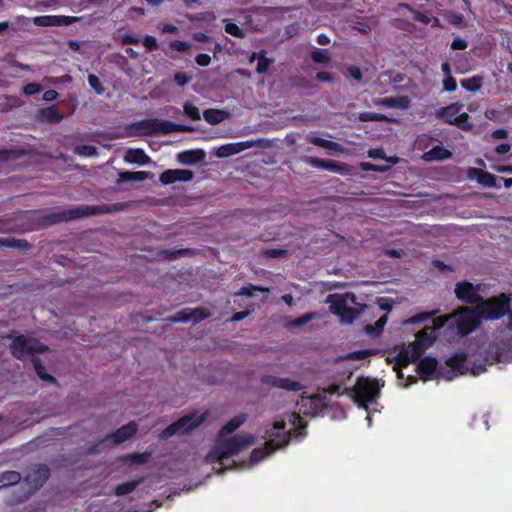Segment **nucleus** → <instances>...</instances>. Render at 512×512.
<instances>
[{"label": "nucleus", "instance_id": "nucleus-1", "mask_svg": "<svg viewBox=\"0 0 512 512\" xmlns=\"http://www.w3.org/2000/svg\"><path fill=\"white\" fill-rule=\"evenodd\" d=\"M255 437L253 435H234L228 438H221L214 447L209 451L206 456V460L209 463H216L220 465L219 470L224 471L225 460H228L232 456L239 454L241 451L255 443Z\"/></svg>", "mask_w": 512, "mask_h": 512}, {"label": "nucleus", "instance_id": "nucleus-2", "mask_svg": "<svg viewBox=\"0 0 512 512\" xmlns=\"http://www.w3.org/2000/svg\"><path fill=\"white\" fill-rule=\"evenodd\" d=\"M130 134L135 136H154V135H167L174 132H193L194 129L191 126L184 124H177L169 120L161 119H144L133 123L130 126Z\"/></svg>", "mask_w": 512, "mask_h": 512}, {"label": "nucleus", "instance_id": "nucleus-3", "mask_svg": "<svg viewBox=\"0 0 512 512\" xmlns=\"http://www.w3.org/2000/svg\"><path fill=\"white\" fill-rule=\"evenodd\" d=\"M266 442L263 448L253 449L250 461L257 463L276 450L286 446L290 440V433L286 431V424L283 421L275 422L270 429L265 431Z\"/></svg>", "mask_w": 512, "mask_h": 512}, {"label": "nucleus", "instance_id": "nucleus-4", "mask_svg": "<svg viewBox=\"0 0 512 512\" xmlns=\"http://www.w3.org/2000/svg\"><path fill=\"white\" fill-rule=\"evenodd\" d=\"M109 212H111V209L108 205H81L75 209L61 210L58 212L42 215L38 221L41 226L47 227L61 222H67L82 217L100 215Z\"/></svg>", "mask_w": 512, "mask_h": 512}, {"label": "nucleus", "instance_id": "nucleus-5", "mask_svg": "<svg viewBox=\"0 0 512 512\" xmlns=\"http://www.w3.org/2000/svg\"><path fill=\"white\" fill-rule=\"evenodd\" d=\"M4 338L11 339L10 354L17 360H23L26 355H30L31 358L37 357V355L49 351V347L35 337H27L22 334L14 336L13 333H10Z\"/></svg>", "mask_w": 512, "mask_h": 512}, {"label": "nucleus", "instance_id": "nucleus-6", "mask_svg": "<svg viewBox=\"0 0 512 512\" xmlns=\"http://www.w3.org/2000/svg\"><path fill=\"white\" fill-rule=\"evenodd\" d=\"M482 319L497 320L507 315L511 310V299L509 295L501 293L498 296L488 298L477 306Z\"/></svg>", "mask_w": 512, "mask_h": 512}, {"label": "nucleus", "instance_id": "nucleus-7", "mask_svg": "<svg viewBox=\"0 0 512 512\" xmlns=\"http://www.w3.org/2000/svg\"><path fill=\"white\" fill-rule=\"evenodd\" d=\"M455 325L459 334L465 336L473 332L481 323V314L477 307H462L454 315Z\"/></svg>", "mask_w": 512, "mask_h": 512}, {"label": "nucleus", "instance_id": "nucleus-8", "mask_svg": "<svg viewBox=\"0 0 512 512\" xmlns=\"http://www.w3.org/2000/svg\"><path fill=\"white\" fill-rule=\"evenodd\" d=\"M354 400L359 407L368 409L367 404L375 401L380 394L378 382L368 377H359L353 387Z\"/></svg>", "mask_w": 512, "mask_h": 512}, {"label": "nucleus", "instance_id": "nucleus-9", "mask_svg": "<svg viewBox=\"0 0 512 512\" xmlns=\"http://www.w3.org/2000/svg\"><path fill=\"white\" fill-rule=\"evenodd\" d=\"M206 419V413L201 414L198 417H195L194 414H188L182 416L177 421L168 425L165 429H163L159 435V438L162 440H166L172 437L175 434H185L193 430L194 428L201 425Z\"/></svg>", "mask_w": 512, "mask_h": 512}, {"label": "nucleus", "instance_id": "nucleus-10", "mask_svg": "<svg viewBox=\"0 0 512 512\" xmlns=\"http://www.w3.org/2000/svg\"><path fill=\"white\" fill-rule=\"evenodd\" d=\"M211 316L209 309L205 307L184 308L168 317L172 323H187L189 321L200 322Z\"/></svg>", "mask_w": 512, "mask_h": 512}, {"label": "nucleus", "instance_id": "nucleus-11", "mask_svg": "<svg viewBox=\"0 0 512 512\" xmlns=\"http://www.w3.org/2000/svg\"><path fill=\"white\" fill-rule=\"evenodd\" d=\"M479 285H474L471 282L463 281L456 284L455 294L456 297L462 302L468 304H478L482 301V296L478 293Z\"/></svg>", "mask_w": 512, "mask_h": 512}, {"label": "nucleus", "instance_id": "nucleus-12", "mask_svg": "<svg viewBox=\"0 0 512 512\" xmlns=\"http://www.w3.org/2000/svg\"><path fill=\"white\" fill-rule=\"evenodd\" d=\"M261 383L273 388L292 392H299L304 389V385L298 381L274 375H263L261 377Z\"/></svg>", "mask_w": 512, "mask_h": 512}, {"label": "nucleus", "instance_id": "nucleus-13", "mask_svg": "<svg viewBox=\"0 0 512 512\" xmlns=\"http://www.w3.org/2000/svg\"><path fill=\"white\" fill-rule=\"evenodd\" d=\"M50 469L45 464L35 465L25 476V482L34 490L40 489L49 479Z\"/></svg>", "mask_w": 512, "mask_h": 512}, {"label": "nucleus", "instance_id": "nucleus-14", "mask_svg": "<svg viewBox=\"0 0 512 512\" xmlns=\"http://www.w3.org/2000/svg\"><path fill=\"white\" fill-rule=\"evenodd\" d=\"M327 303H330V312L334 315L340 316L343 314L348 303H356V296L351 292L345 294H330L326 299Z\"/></svg>", "mask_w": 512, "mask_h": 512}, {"label": "nucleus", "instance_id": "nucleus-15", "mask_svg": "<svg viewBox=\"0 0 512 512\" xmlns=\"http://www.w3.org/2000/svg\"><path fill=\"white\" fill-rule=\"evenodd\" d=\"M193 177V171L188 169H168L161 173L159 180L163 185H170L178 181L189 182Z\"/></svg>", "mask_w": 512, "mask_h": 512}, {"label": "nucleus", "instance_id": "nucleus-16", "mask_svg": "<svg viewBox=\"0 0 512 512\" xmlns=\"http://www.w3.org/2000/svg\"><path fill=\"white\" fill-rule=\"evenodd\" d=\"M438 361L433 357H424L417 364V372L424 381L439 377L441 372L437 370Z\"/></svg>", "mask_w": 512, "mask_h": 512}, {"label": "nucleus", "instance_id": "nucleus-17", "mask_svg": "<svg viewBox=\"0 0 512 512\" xmlns=\"http://www.w3.org/2000/svg\"><path fill=\"white\" fill-rule=\"evenodd\" d=\"M137 430V424L134 421H131L128 424L121 426L116 431L107 434L106 439H109L110 443L113 445H118L132 438L137 433Z\"/></svg>", "mask_w": 512, "mask_h": 512}, {"label": "nucleus", "instance_id": "nucleus-18", "mask_svg": "<svg viewBox=\"0 0 512 512\" xmlns=\"http://www.w3.org/2000/svg\"><path fill=\"white\" fill-rule=\"evenodd\" d=\"M467 177L470 180H476L479 184L487 188L497 187L496 177L483 169L470 167L467 169Z\"/></svg>", "mask_w": 512, "mask_h": 512}, {"label": "nucleus", "instance_id": "nucleus-19", "mask_svg": "<svg viewBox=\"0 0 512 512\" xmlns=\"http://www.w3.org/2000/svg\"><path fill=\"white\" fill-rule=\"evenodd\" d=\"M34 25L39 27H53L69 25L73 22V17L70 16H57V15H43L36 16L32 19Z\"/></svg>", "mask_w": 512, "mask_h": 512}, {"label": "nucleus", "instance_id": "nucleus-20", "mask_svg": "<svg viewBox=\"0 0 512 512\" xmlns=\"http://www.w3.org/2000/svg\"><path fill=\"white\" fill-rule=\"evenodd\" d=\"M463 104L460 102L451 103L445 107H441L436 110L435 116L442 120L444 123L453 125V118H456L457 114L462 110Z\"/></svg>", "mask_w": 512, "mask_h": 512}, {"label": "nucleus", "instance_id": "nucleus-21", "mask_svg": "<svg viewBox=\"0 0 512 512\" xmlns=\"http://www.w3.org/2000/svg\"><path fill=\"white\" fill-rule=\"evenodd\" d=\"M432 321L433 326L425 327L416 334V339H421L429 346H431L436 340L435 330L441 328L446 322V319L438 317L437 319H432Z\"/></svg>", "mask_w": 512, "mask_h": 512}, {"label": "nucleus", "instance_id": "nucleus-22", "mask_svg": "<svg viewBox=\"0 0 512 512\" xmlns=\"http://www.w3.org/2000/svg\"><path fill=\"white\" fill-rule=\"evenodd\" d=\"M250 147H252V142L250 141L224 144L217 149L216 156L219 158H226L238 154Z\"/></svg>", "mask_w": 512, "mask_h": 512}, {"label": "nucleus", "instance_id": "nucleus-23", "mask_svg": "<svg viewBox=\"0 0 512 512\" xmlns=\"http://www.w3.org/2000/svg\"><path fill=\"white\" fill-rule=\"evenodd\" d=\"M206 153L202 149L185 150L177 154V160L184 165H194L204 161Z\"/></svg>", "mask_w": 512, "mask_h": 512}, {"label": "nucleus", "instance_id": "nucleus-24", "mask_svg": "<svg viewBox=\"0 0 512 512\" xmlns=\"http://www.w3.org/2000/svg\"><path fill=\"white\" fill-rule=\"evenodd\" d=\"M37 118L42 122L58 124L63 120V115L57 110L55 105L40 108L37 112Z\"/></svg>", "mask_w": 512, "mask_h": 512}, {"label": "nucleus", "instance_id": "nucleus-25", "mask_svg": "<svg viewBox=\"0 0 512 512\" xmlns=\"http://www.w3.org/2000/svg\"><path fill=\"white\" fill-rule=\"evenodd\" d=\"M452 157V152L442 145H436L429 151H426L422 158L426 162L443 161Z\"/></svg>", "mask_w": 512, "mask_h": 512}, {"label": "nucleus", "instance_id": "nucleus-26", "mask_svg": "<svg viewBox=\"0 0 512 512\" xmlns=\"http://www.w3.org/2000/svg\"><path fill=\"white\" fill-rule=\"evenodd\" d=\"M150 160V157L140 148L128 149L124 156V161L130 164L146 165Z\"/></svg>", "mask_w": 512, "mask_h": 512}, {"label": "nucleus", "instance_id": "nucleus-27", "mask_svg": "<svg viewBox=\"0 0 512 512\" xmlns=\"http://www.w3.org/2000/svg\"><path fill=\"white\" fill-rule=\"evenodd\" d=\"M229 116V112L215 108H208L203 112V117L205 121L210 125H217L223 122L224 120L228 119Z\"/></svg>", "mask_w": 512, "mask_h": 512}, {"label": "nucleus", "instance_id": "nucleus-28", "mask_svg": "<svg viewBox=\"0 0 512 512\" xmlns=\"http://www.w3.org/2000/svg\"><path fill=\"white\" fill-rule=\"evenodd\" d=\"M306 162L316 168H323L331 171L342 170V164L333 160L321 159L317 157H307Z\"/></svg>", "mask_w": 512, "mask_h": 512}, {"label": "nucleus", "instance_id": "nucleus-29", "mask_svg": "<svg viewBox=\"0 0 512 512\" xmlns=\"http://www.w3.org/2000/svg\"><path fill=\"white\" fill-rule=\"evenodd\" d=\"M467 360V355L465 353H457L453 356L449 357L445 364L447 367L451 368L453 372H457L459 374H464L466 371L465 363Z\"/></svg>", "mask_w": 512, "mask_h": 512}, {"label": "nucleus", "instance_id": "nucleus-30", "mask_svg": "<svg viewBox=\"0 0 512 512\" xmlns=\"http://www.w3.org/2000/svg\"><path fill=\"white\" fill-rule=\"evenodd\" d=\"M31 362L33 364L34 371H35L36 375L42 381L50 383V384L58 385L57 379L53 375L46 372V369H45L44 365L42 364L41 359L38 356L31 358Z\"/></svg>", "mask_w": 512, "mask_h": 512}, {"label": "nucleus", "instance_id": "nucleus-31", "mask_svg": "<svg viewBox=\"0 0 512 512\" xmlns=\"http://www.w3.org/2000/svg\"><path fill=\"white\" fill-rule=\"evenodd\" d=\"M144 481V478L140 477L137 479H133L130 481H126L123 483H120L115 486L114 493L116 496H126L132 493L142 482Z\"/></svg>", "mask_w": 512, "mask_h": 512}, {"label": "nucleus", "instance_id": "nucleus-32", "mask_svg": "<svg viewBox=\"0 0 512 512\" xmlns=\"http://www.w3.org/2000/svg\"><path fill=\"white\" fill-rule=\"evenodd\" d=\"M246 421L245 414H239L230 419L219 431V437L223 438L225 435L233 433Z\"/></svg>", "mask_w": 512, "mask_h": 512}, {"label": "nucleus", "instance_id": "nucleus-33", "mask_svg": "<svg viewBox=\"0 0 512 512\" xmlns=\"http://www.w3.org/2000/svg\"><path fill=\"white\" fill-rule=\"evenodd\" d=\"M0 247L15 248L18 250L26 251L31 248L30 243L24 239H16L13 237H1Z\"/></svg>", "mask_w": 512, "mask_h": 512}, {"label": "nucleus", "instance_id": "nucleus-34", "mask_svg": "<svg viewBox=\"0 0 512 512\" xmlns=\"http://www.w3.org/2000/svg\"><path fill=\"white\" fill-rule=\"evenodd\" d=\"M258 59L257 66H256V72L259 74L267 73L270 66L273 64L274 59L268 58L265 56V52L261 53H252L250 57V62H253L255 59Z\"/></svg>", "mask_w": 512, "mask_h": 512}, {"label": "nucleus", "instance_id": "nucleus-35", "mask_svg": "<svg viewBox=\"0 0 512 512\" xmlns=\"http://www.w3.org/2000/svg\"><path fill=\"white\" fill-rule=\"evenodd\" d=\"M21 480V474L17 471H4L0 473V489L16 485Z\"/></svg>", "mask_w": 512, "mask_h": 512}, {"label": "nucleus", "instance_id": "nucleus-36", "mask_svg": "<svg viewBox=\"0 0 512 512\" xmlns=\"http://www.w3.org/2000/svg\"><path fill=\"white\" fill-rule=\"evenodd\" d=\"M461 87L469 92H477L483 85V76L474 75L470 78L460 80Z\"/></svg>", "mask_w": 512, "mask_h": 512}, {"label": "nucleus", "instance_id": "nucleus-37", "mask_svg": "<svg viewBox=\"0 0 512 512\" xmlns=\"http://www.w3.org/2000/svg\"><path fill=\"white\" fill-rule=\"evenodd\" d=\"M306 139H307L308 143H311V144H313L315 146H318L320 148H324V149L331 150V151H338V149H339V144L338 143L326 140V139L321 138V137H317V136H313V135H308Z\"/></svg>", "mask_w": 512, "mask_h": 512}, {"label": "nucleus", "instance_id": "nucleus-38", "mask_svg": "<svg viewBox=\"0 0 512 512\" xmlns=\"http://www.w3.org/2000/svg\"><path fill=\"white\" fill-rule=\"evenodd\" d=\"M152 457V453L149 451H145L142 453H131L127 454L123 457V460L126 462H129L131 465H140V464H146L149 462V460Z\"/></svg>", "mask_w": 512, "mask_h": 512}, {"label": "nucleus", "instance_id": "nucleus-39", "mask_svg": "<svg viewBox=\"0 0 512 512\" xmlns=\"http://www.w3.org/2000/svg\"><path fill=\"white\" fill-rule=\"evenodd\" d=\"M148 172L146 171H121L119 172V178L123 182H141L147 179Z\"/></svg>", "mask_w": 512, "mask_h": 512}, {"label": "nucleus", "instance_id": "nucleus-40", "mask_svg": "<svg viewBox=\"0 0 512 512\" xmlns=\"http://www.w3.org/2000/svg\"><path fill=\"white\" fill-rule=\"evenodd\" d=\"M314 318H316V313L315 312H310V313H306L294 320H291V321H288L286 324H285V328H287L288 330H293V329H296V328H300L302 327L303 325L307 324L308 322H310L311 320H313Z\"/></svg>", "mask_w": 512, "mask_h": 512}, {"label": "nucleus", "instance_id": "nucleus-41", "mask_svg": "<svg viewBox=\"0 0 512 512\" xmlns=\"http://www.w3.org/2000/svg\"><path fill=\"white\" fill-rule=\"evenodd\" d=\"M429 345L425 344L421 339H415L407 348L410 351L412 359L417 361Z\"/></svg>", "mask_w": 512, "mask_h": 512}, {"label": "nucleus", "instance_id": "nucleus-42", "mask_svg": "<svg viewBox=\"0 0 512 512\" xmlns=\"http://www.w3.org/2000/svg\"><path fill=\"white\" fill-rule=\"evenodd\" d=\"M411 362L415 361L412 359L410 351L407 348H403L395 356V367L404 368L407 367Z\"/></svg>", "mask_w": 512, "mask_h": 512}, {"label": "nucleus", "instance_id": "nucleus-43", "mask_svg": "<svg viewBox=\"0 0 512 512\" xmlns=\"http://www.w3.org/2000/svg\"><path fill=\"white\" fill-rule=\"evenodd\" d=\"M453 125L460 128L461 130H464V131H469L472 129L473 127V124L470 122V116L468 113L466 112H463V113H458L456 118H453Z\"/></svg>", "mask_w": 512, "mask_h": 512}, {"label": "nucleus", "instance_id": "nucleus-44", "mask_svg": "<svg viewBox=\"0 0 512 512\" xmlns=\"http://www.w3.org/2000/svg\"><path fill=\"white\" fill-rule=\"evenodd\" d=\"M388 316L387 313L382 315L375 323L374 325H367L366 331L369 334L379 335L383 332V329L387 323Z\"/></svg>", "mask_w": 512, "mask_h": 512}, {"label": "nucleus", "instance_id": "nucleus-45", "mask_svg": "<svg viewBox=\"0 0 512 512\" xmlns=\"http://www.w3.org/2000/svg\"><path fill=\"white\" fill-rule=\"evenodd\" d=\"M401 7L408 9L412 13V18L414 21L428 25L432 20V18L427 13L415 10L408 4H402Z\"/></svg>", "mask_w": 512, "mask_h": 512}, {"label": "nucleus", "instance_id": "nucleus-46", "mask_svg": "<svg viewBox=\"0 0 512 512\" xmlns=\"http://www.w3.org/2000/svg\"><path fill=\"white\" fill-rule=\"evenodd\" d=\"M359 120L362 122H384L389 121L390 119L381 113H375V112H362L359 114Z\"/></svg>", "mask_w": 512, "mask_h": 512}, {"label": "nucleus", "instance_id": "nucleus-47", "mask_svg": "<svg viewBox=\"0 0 512 512\" xmlns=\"http://www.w3.org/2000/svg\"><path fill=\"white\" fill-rule=\"evenodd\" d=\"M75 153L84 157H93L98 155V148L94 145H78L74 149Z\"/></svg>", "mask_w": 512, "mask_h": 512}, {"label": "nucleus", "instance_id": "nucleus-48", "mask_svg": "<svg viewBox=\"0 0 512 512\" xmlns=\"http://www.w3.org/2000/svg\"><path fill=\"white\" fill-rule=\"evenodd\" d=\"M110 442L109 439H106V436L102 438L101 440L92 443L86 448V454L88 455H96L105 450L107 447V443Z\"/></svg>", "mask_w": 512, "mask_h": 512}, {"label": "nucleus", "instance_id": "nucleus-49", "mask_svg": "<svg viewBox=\"0 0 512 512\" xmlns=\"http://www.w3.org/2000/svg\"><path fill=\"white\" fill-rule=\"evenodd\" d=\"M310 56H311V59L313 62L320 63V64L328 63L331 59L330 55L328 54V52L326 50L319 49V48H314L311 51Z\"/></svg>", "mask_w": 512, "mask_h": 512}, {"label": "nucleus", "instance_id": "nucleus-50", "mask_svg": "<svg viewBox=\"0 0 512 512\" xmlns=\"http://www.w3.org/2000/svg\"><path fill=\"white\" fill-rule=\"evenodd\" d=\"M183 109L185 115L190 119L194 121H199L201 119L200 111L193 103L189 101L185 102Z\"/></svg>", "mask_w": 512, "mask_h": 512}, {"label": "nucleus", "instance_id": "nucleus-51", "mask_svg": "<svg viewBox=\"0 0 512 512\" xmlns=\"http://www.w3.org/2000/svg\"><path fill=\"white\" fill-rule=\"evenodd\" d=\"M255 291L265 292V291H268V289L264 288L262 286L248 284L246 286L241 287L240 290L237 293H235V295L236 296L244 295V296L252 297L254 295Z\"/></svg>", "mask_w": 512, "mask_h": 512}, {"label": "nucleus", "instance_id": "nucleus-52", "mask_svg": "<svg viewBox=\"0 0 512 512\" xmlns=\"http://www.w3.org/2000/svg\"><path fill=\"white\" fill-rule=\"evenodd\" d=\"M88 84L95 91L97 95H103L105 92V88L102 85L98 76L94 74H90L88 76Z\"/></svg>", "mask_w": 512, "mask_h": 512}, {"label": "nucleus", "instance_id": "nucleus-53", "mask_svg": "<svg viewBox=\"0 0 512 512\" xmlns=\"http://www.w3.org/2000/svg\"><path fill=\"white\" fill-rule=\"evenodd\" d=\"M375 351L372 349L358 350L348 354V358L351 360H364L371 355H374Z\"/></svg>", "mask_w": 512, "mask_h": 512}, {"label": "nucleus", "instance_id": "nucleus-54", "mask_svg": "<svg viewBox=\"0 0 512 512\" xmlns=\"http://www.w3.org/2000/svg\"><path fill=\"white\" fill-rule=\"evenodd\" d=\"M359 312L356 308L347 306L343 312V314H340V318L347 322L352 323L354 319L358 316Z\"/></svg>", "mask_w": 512, "mask_h": 512}, {"label": "nucleus", "instance_id": "nucleus-55", "mask_svg": "<svg viewBox=\"0 0 512 512\" xmlns=\"http://www.w3.org/2000/svg\"><path fill=\"white\" fill-rule=\"evenodd\" d=\"M262 254L267 258L276 259L285 257L287 255V250L278 248L265 249L262 251Z\"/></svg>", "mask_w": 512, "mask_h": 512}, {"label": "nucleus", "instance_id": "nucleus-56", "mask_svg": "<svg viewBox=\"0 0 512 512\" xmlns=\"http://www.w3.org/2000/svg\"><path fill=\"white\" fill-rule=\"evenodd\" d=\"M435 314V312H424L417 315L412 316L409 318V323L411 324H421L428 320L432 319V316Z\"/></svg>", "mask_w": 512, "mask_h": 512}, {"label": "nucleus", "instance_id": "nucleus-57", "mask_svg": "<svg viewBox=\"0 0 512 512\" xmlns=\"http://www.w3.org/2000/svg\"><path fill=\"white\" fill-rule=\"evenodd\" d=\"M310 403H311V406L317 411V410H322L324 409L327 404H326V401H325V396H322V395H313L312 397H310Z\"/></svg>", "mask_w": 512, "mask_h": 512}, {"label": "nucleus", "instance_id": "nucleus-58", "mask_svg": "<svg viewBox=\"0 0 512 512\" xmlns=\"http://www.w3.org/2000/svg\"><path fill=\"white\" fill-rule=\"evenodd\" d=\"M170 48L178 52H186L191 48V44L186 41L173 40L170 42Z\"/></svg>", "mask_w": 512, "mask_h": 512}, {"label": "nucleus", "instance_id": "nucleus-59", "mask_svg": "<svg viewBox=\"0 0 512 512\" xmlns=\"http://www.w3.org/2000/svg\"><path fill=\"white\" fill-rule=\"evenodd\" d=\"M224 28H225V32L232 36L243 37V35H244L242 29L236 23L229 22L225 25Z\"/></svg>", "mask_w": 512, "mask_h": 512}, {"label": "nucleus", "instance_id": "nucleus-60", "mask_svg": "<svg viewBox=\"0 0 512 512\" xmlns=\"http://www.w3.org/2000/svg\"><path fill=\"white\" fill-rule=\"evenodd\" d=\"M143 45L150 52L156 51L159 48V45H158V42H157L156 38L154 36H151V35H146L144 37Z\"/></svg>", "mask_w": 512, "mask_h": 512}, {"label": "nucleus", "instance_id": "nucleus-61", "mask_svg": "<svg viewBox=\"0 0 512 512\" xmlns=\"http://www.w3.org/2000/svg\"><path fill=\"white\" fill-rule=\"evenodd\" d=\"M42 90V87L38 83H28L23 87V93L27 96L38 94Z\"/></svg>", "mask_w": 512, "mask_h": 512}, {"label": "nucleus", "instance_id": "nucleus-62", "mask_svg": "<svg viewBox=\"0 0 512 512\" xmlns=\"http://www.w3.org/2000/svg\"><path fill=\"white\" fill-rule=\"evenodd\" d=\"M190 79H191V77L183 72H177L174 74V77H173L174 83L180 87L185 86L190 81Z\"/></svg>", "mask_w": 512, "mask_h": 512}, {"label": "nucleus", "instance_id": "nucleus-63", "mask_svg": "<svg viewBox=\"0 0 512 512\" xmlns=\"http://www.w3.org/2000/svg\"><path fill=\"white\" fill-rule=\"evenodd\" d=\"M378 306L380 310L386 311L387 313L392 310L393 301L387 297H380L377 299Z\"/></svg>", "mask_w": 512, "mask_h": 512}, {"label": "nucleus", "instance_id": "nucleus-64", "mask_svg": "<svg viewBox=\"0 0 512 512\" xmlns=\"http://www.w3.org/2000/svg\"><path fill=\"white\" fill-rule=\"evenodd\" d=\"M443 88L447 92H454L457 88L456 80L453 76L449 75L443 80Z\"/></svg>", "mask_w": 512, "mask_h": 512}]
</instances>
